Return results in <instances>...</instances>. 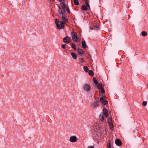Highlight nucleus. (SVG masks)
<instances>
[{"label": "nucleus", "mask_w": 148, "mask_h": 148, "mask_svg": "<svg viewBox=\"0 0 148 148\" xmlns=\"http://www.w3.org/2000/svg\"><path fill=\"white\" fill-rule=\"evenodd\" d=\"M88 74L89 75H90L92 77L94 75L93 72L91 70L89 71Z\"/></svg>", "instance_id": "18"}, {"label": "nucleus", "mask_w": 148, "mask_h": 148, "mask_svg": "<svg viewBox=\"0 0 148 148\" xmlns=\"http://www.w3.org/2000/svg\"><path fill=\"white\" fill-rule=\"evenodd\" d=\"M60 5L62 7L61 8H64L66 10L67 12L69 13H70V10L68 6H66L63 2L61 3H60Z\"/></svg>", "instance_id": "5"}, {"label": "nucleus", "mask_w": 148, "mask_h": 148, "mask_svg": "<svg viewBox=\"0 0 148 148\" xmlns=\"http://www.w3.org/2000/svg\"><path fill=\"white\" fill-rule=\"evenodd\" d=\"M71 47L74 50H76V48L75 47V45L74 44H72Z\"/></svg>", "instance_id": "28"}, {"label": "nucleus", "mask_w": 148, "mask_h": 148, "mask_svg": "<svg viewBox=\"0 0 148 148\" xmlns=\"http://www.w3.org/2000/svg\"><path fill=\"white\" fill-rule=\"evenodd\" d=\"M93 80H94V83L95 84H98V81L96 80V79L95 78H93Z\"/></svg>", "instance_id": "27"}, {"label": "nucleus", "mask_w": 148, "mask_h": 148, "mask_svg": "<svg viewBox=\"0 0 148 148\" xmlns=\"http://www.w3.org/2000/svg\"><path fill=\"white\" fill-rule=\"evenodd\" d=\"M142 35L143 36H145L147 35V33L145 31H143L141 33Z\"/></svg>", "instance_id": "20"}, {"label": "nucleus", "mask_w": 148, "mask_h": 148, "mask_svg": "<svg viewBox=\"0 0 148 148\" xmlns=\"http://www.w3.org/2000/svg\"><path fill=\"white\" fill-rule=\"evenodd\" d=\"M90 28L91 30H93L94 29V27H92L91 26L90 27Z\"/></svg>", "instance_id": "38"}, {"label": "nucleus", "mask_w": 148, "mask_h": 148, "mask_svg": "<svg viewBox=\"0 0 148 148\" xmlns=\"http://www.w3.org/2000/svg\"><path fill=\"white\" fill-rule=\"evenodd\" d=\"M108 148H111V147H108Z\"/></svg>", "instance_id": "42"}, {"label": "nucleus", "mask_w": 148, "mask_h": 148, "mask_svg": "<svg viewBox=\"0 0 148 148\" xmlns=\"http://www.w3.org/2000/svg\"><path fill=\"white\" fill-rule=\"evenodd\" d=\"M101 113H103V115H105L106 118H107L108 115V111L106 109H103V112Z\"/></svg>", "instance_id": "11"}, {"label": "nucleus", "mask_w": 148, "mask_h": 148, "mask_svg": "<svg viewBox=\"0 0 148 148\" xmlns=\"http://www.w3.org/2000/svg\"><path fill=\"white\" fill-rule=\"evenodd\" d=\"M73 58L74 59H76L77 58V56H72Z\"/></svg>", "instance_id": "37"}, {"label": "nucleus", "mask_w": 148, "mask_h": 148, "mask_svg": "<svg viewBox=\"0 0 148 148\" xmlns=\"http://www.w3.org/2000/svg\"><path fill=\"white\" fill-rule=\"evenodd\" d=\"M147 102L145 101H143V106H145L146 105H147Z\"/></svg>", "instance_id": "32"}, {"label": "nucleus", "mask_w": 148, "mask_h": 148, "mask_svg": "<svg viewBox=\"0 0 148 148\" xmlns=\"http://www.w3.org/2000/svg\"><path fill=\"white\" fill-rule=\"evenodd\" d=\"M107 147H111L110 146V140H108L107 143Z\"/></svg>", "instance_id": "25"}, {"label": "nucleus", "mask_w": 148, "mask_h": 148, "mask_svg": "<svg viewBox=\"0 0 148 148\" xmlns=\"http://www.w3.org/2000/svg\"><path fill=\"white\" fill-rule=\"evenodd\" d=\"M59 1H62V0H58Z\"/></svg>", "instance_id": "41"}, {"label": "nucleus", "mask_w": 148, "mask_h": 148, "mask_svg": "<svg viewBox=\"0 0 148 148\" xmlns=\"http://www.w3.org/2000/svg\"><path fill=\"white\" fill-rule=\"evenodd\" d=\"M100 120L101 121H103L104 120V115H103V113H101L99 116Z\"/></svg>", "instance_id": "14"}, {"label": "nucleus", "mask_w": 148, "mask_h": 148, "mask_svg": "<svg viewBox=\"0 0 148 148\" xmlns=\"http://www.w3.org/2000/svg\"><path fill=\"white\" fill-rule=\"evenodd\" d=\"M85 5L89 4V0H84Z\"/></svg>", "instance_id": "26"}, {"label": "nucleus", "mask_w": 148, "mask_h": 148, "mask_svg": "<svg viewBox=\"0 0 148 148\" xmlns=\"http://www.w3.org/2000/svg\"><path fill=\"white\" fill-rule=\"evenodd\" d=\"M115 143L116 145L118 146H120L122 145L121 141L118 139H116Z\"/></svg>", "instance_id": "12"}, {"label": "nucleus", "mask_w": 148, "mask_h": 148, "mask_svg": "<svg viewBox=\"0 0 148 148\" xmlns=\"http://www.w3.org/2000/svg\"><path fill=\"white\" fill-rule=\"evenodd\" d=\"M82 48L84 49H86V45L84 40H83L82 42Z\"/></svg>", "instance_id": "15"}, {"label": "nucleus", "mask_w": 148, "mask_h": 148, "mask_svg": "<svg viewBox=\"0 0 148 148\" xmlns=\"http://www.w3.org/2000/svg\"><path fill=\"white\" fill-rule=\"evenodd\" d=\"M65 24L64 22L61 21L59 22V24L56 26L57 29H63L64 28V25Z\"/></svg>", "instance_id": "3"}, {"label": "nucleus", "mask_w": 148, "mask_h": 148, "mask_svg": "<svg viewBox=\"0 0 148 148\" xmlns=\"http://www.w3.org/2000/svg\"><path fill=\"white\" fill-rule=\"evenodd\" d=\"M65 9L61 8L59 7V10H58V12L62 15H64L66 12Z\"/></svg>", "instance_id": "8"}, {"label": "nucleus", "mask_w": 148, "mask_h": 148, "mask_svg": "<svg viewBox=\"0 0 148 148\" xmlns=\"http://www.w3.org/2000/svg\"><path fill=\"white\" fill-rule=\"evenodd\" d=\"M91 87L89 84H85L83 85L82 89L84 91L89 92L90 91Z\"/></svg>", "instance_id": "1"}, {"label": "nucleus", "mask_w": 148, "mask_h": 148, "mask_svg": "<svg viewBox=\"0 0 148 148\" xmlns=\"http://www.w3.org/2000/svg\"><path fill=\"white\" fill-rule=\"evenodd\" d=\"M74 4L75 5H78L79 3V2H78V0H74Z\"/></svg>", "instance_id": "23"}, {"label": "nucleus", "mask_w": 148, "mask_h": 148, "mask_svg": "<svg viewBox=\"0 0 148 148\" xmlns=\"http://www.w3.org/2000/svg\"><path fill=\"white\" fill-rule=\"evenodd\" d=\"M77 138L75 136H72L69 138V140L71 143H75L77 141Z\"/></svg>", "instance_id": "4"}, {"label": "nucleus", "mask_w": 148, "mask_h": 148, "mask_svg": "<svg viewBox=\"0 0 148 148\" xmlns=\"http://www.w3.org/2000/svg\"><path fill=\"white\" fill-rule=\"evenodd\" d=\"M100 101L104 105H106L108 103V101L106 100L103 97H101L100 98Z\"/></svg>", "instance_id": "10"}, {"label": "nucleus", "mask_w": 148, "mask_h": 148, "mask_svg": "<svg viewBox=\"0 0 148 148\" xmlns=\"http://www.w3.org/2000/svg\"><path fill=\"white\" fill-rule=\"evenodd\" d=\"M97 87L99 89H101L102 87V85L100 84H97Z\"/></svg>", "instance_id": "21"}, {"label": "nucleus", "mask_w": 148, "mask_h": 148, "mask_svg": "<svg viewBox=\"0 0 148 148\" xmlns=\"http://www.w3.org/2000/svg\"><path fill=\"white\" fill-rule=\"evenodd\" d=\"M90 9L89 4L85 5H82L81 7V9L84 10H89Z\"/></svg>", "instance_id": "7"}, {"label": "nucleus", "mask_w": 148, "mask_h": 148, "mask_svg": "<svg viewBox=\"0 0 148 148\" xmlns=\"http://www.w3.org/2000/svg\"><path fill=\"white\" fill-rule=\"evenodd\" d=\"M61 18H62L64 23H67L68 22V20L67 19L65 18V16H64V15H62L61 16Z\"/></svg>", "instance_id": "13"}, {"label": "nucleus", "mask_w": 148, "mask_h": 148, "mask_svg": "<svg viewBox=\"0 0 148 148\" xmlns=\"http://www.w3.org/2000/svg\"><path fill=\"white\" fill-rule=\"evenodd\" d=\"M71 56H76L75 53L73 52H71Z\"/></svg>", "instance_id": "34"}, {"label": "nucleus", "mask_w": 148, "mask_h": 148, "mask_svg": "<svg viewBox=\"0 0 148 148\" xmlns=\"http://www.w3.org/2000/svg\"><path fill=\"white\" fill-rule=\"evenodd\" d=\"M93 27H94V29L97 30L98 29H99V26H98L97 25H95L93 26Z\"/></svg>", "instance_id": "22"}, {"label": "nucleus", "mask_w": 148, "mask_h": 148, "mask_svg": "<svg viewBox=\"0 0 148 148\" xmlns=\"http://www.w3.org/2000/svg\"><path fill=\"white\" fill-rule=\"evenodd\" d=\"M87 148H94V147L92 146H89Z\"/></svg>", "instance_id": "36"}, {"label": "nucleus", "mask_w": 148, "mask_h": 148, "mask_svg": "<svg viewBox=\"0 0 148 148\" xmlns=\"http://www.w3.org/2000/svg\"><path fill=\"white\" fill-rule=\"evenodd\" d=\"M108 121L109 124H111L112 120L110 118H109L108 119Z\"/></svg>", "instance_id": "30"}, {"label": "nucleus", "mask_w": 148, "mask_h": 148, "mask_svg": "<svg viewBox=\"0 0 148 148\" xmlns=\"http://www.w3.org/2000/svg\"><path fill=\"white\" fill-rule=\"evenodd\" d=\"M90 60H92V57L91 56H90Z\"/></svg>", "instance_id": "40"}, {"label": "nucleus", "mask_w": 148, "mask_h": 148, "mask_svg": "<svg viewBox=\"0 0 148 148\" xmlns=\"http://www.w3.org/2000/svg\"><path fill=\"white\" fill-rule=\"evenodd\" d=\"M84 71L86 72H87L89 71V69L88 67L86 66L84 67Z\"/></svg>", "instance_id": "19"}, {"label": "nucleus", "mask_w": 148, "mask_h": 148, "mask_svg": "<svg viewBox=\"0 0 148 148\" xmlns=\"http://www.w3.org/2000/svg\"><path fill=\"white\" fill-rule=\"evenodd\" d=\"M79 61L81 63H82L84 61V58L82 57L81 56H79Z\"/></svg>", "instance_id": "16"}, {"label": "nucleus", "mask_w": 148, "mask_h": 148, "mask_svg": "<svg viewBox=\"0 0 148 148\" xmlns=\"http://www.w3.org/2000/svg\"><path fill=\"white\" fill-rule=\"evenodd\" d=\"M55 22L56 26L58 25L59 23L58 20L57 19H55Z\"/></svg>", "instance_id": "24"}, {"label": "nucleus", "mask_w": 148, "mask_h": 148, "mask_svg": "<svg viewBox=\"0 0 148 148\" xmlns=\"http://www.w3.org/2000/svg\"><path fill=\"white\" fill-rule=\"evenodd\" d=\"M71 35L73 40L76 42H77L79 38L77 36L76 33L75 32H71Z\"/></svg>", "instance_id": "2"}, {"label": "nucleus", "mask_w": 148, "mask_h": 148, "mask_svg": "<svg viewBox=\"0 0 148 148\" xmlns=\"http://www.w3.org/2000/svg\"><path fill=\"white\" fill-rule=\"evenodd\" d=\"M70 40L71 39L68 36L64 38L63 39L64 42L67 44H69V43Z\"/></svg>", "instance_id": "9"}, {"label": "nucleus", "mask_w": 148, "mask_h": 148, "mask_svg": "<svg viewBox=\"0 0 148 148\" xmlns=\"http://www.w3.org/2000/svg\"><path fill=\"white\" fill-rule=\"evenodd\" d=\"M106 133V131H105L104 132V134H105Z\"/></svg>", "instance_id": "39"}, {"label": "nucleus", "mask_w": 148, "mask_h": 148, "mask_svg": "<svg viewBox=\"0 0 148 148\" xmlns=\"http://www.w3.org/2000/svg\"><path fill=\"white\" fill-rule=\"evenodd\" d=\"M101 89V92L102 93L104 92H105V90H104V88L102 87Z\"/></svg>", "instance_id": "33"}, {"label": "nucleus", "mask_w": 148, "mask_h": 148, "mask_svg": "<svg viewBox=\"0 0 148 148\" xmlns=\"http://www.w3.org/2000/svg\"><path fill=\"white\" fill-rule=\"evenodd\" d=\"M77 51L80 54H84V52L81 49H78Z\"/></svg>", "instance_id": "17"}, {"label": "nucleus", "mask_w": 148, "mask_h": 148, "mask_svg": "<svg viewBox=\"0 0 148 148\" xmlns=\"http://www.w3.org/2000/svg\"><path fill=\"white\" fill-rule=\"evenodd\" d=\"M62 47L64 49L66 47V46L65 44H63L62 45Z\"/></svg>", "instance_id": "35"}, {"label": "nucleus", "mask_w": 148, "mask_h": 148, "mask_svg": "<svg viewBox=\"0 0 148 148\" xmlns=\"http://www.w3.org/2000/svg\"><path fill=\"white\" fill-rule=\"evenodd\" d=\"M104 127H103V128H102L101 129H100V130L99 131H100V132L102 133V132H103V131H105V129L104 128ZM101 134H102V133H101Z\"/></svg>", "instance_id": "31"}, {"label": "nucleus", "mask_w": 148, "mask_h": 148, "mask_svg": "<svg viewBox=\"0 0 148 148\" xmlns=\"http://www.w3.org/2000/svg\"><path fill=\"white\" fill-rule=\"evenodd\" d=\"M53 0L54 1H55V0Z\"/></svg>", "instance_id": "43"}, {"label": "nucleus", "mask_w": 148, "mask_h": 148, "mask_svg": "<svg viewBox=\"0 0 148 148\" xmlns=\"http://www.w3.org/2000/svg\"><path fill=\"white\" fill-rule=\"evenodd\" d=\"M109 127L111 130H112L113 129V126L112 123L109 124Z\"/></svg>", "instance_id": "29"}, {"label": "nucleus", "mask_w": 148, "mask_h": 148, "mask_svg": "<svg viewBox=\"0 0 148 148\" xmlns=\"http://www.w3.org/2000/svg\"><path fill=\"white\" fill-rule=\"evenodd\" d=\"M90 105L92 108H96L99 106L97 102L96 101H94L91 103Z\"/></svg>", "instance_id": "6"}]
</instances>
